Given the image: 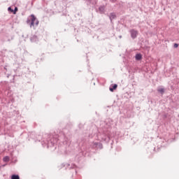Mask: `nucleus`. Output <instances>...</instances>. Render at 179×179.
<instances>
[{"label":"nucleus","mask_w":179,"mask_h":179,"mask_svg":"<svg viewBox=\"0 0 179 179\" xmlns=\"http://www.w3.org/2000/svg\"><path fill=\"white\" fill-rule=\"evenodd\" d=\"M89 1H92V0H89Z\"/></svg>","instance_id":"nucleus-19"},{"label":"nucleus","mask_w":179,"mask_h":179,"mask_svg":"<svg viewBox=\"0 0 179 179\" xmlns=\"http://www.w3.org/2000/svg\"><path fill=\"white\" fill-rule=\"evenodd\" d=\"M38 38H37V36H33L31 38V41H32V43H34V41H37Z\"/></svg>","instance_id":"nucleus-8"},{"label":"nucleus","mask_w":179,"mask_h":179,"mask_svg":"<svg viewBox=\"0 0 179 179\" xmlns=\"http://www.w3.org/2000/svg\"><path fill=\"white\" fill-rule=\"evenodd\" d=\"M119 38H122V36H120Z\"/></svg>","instance_id":"nucleus-17"},{"label":"nucleus","mask_w":179,"mask_h":179,"mask_svg":"<svg viewBox=\"0 0 179 179\" xmlns=\"http://www.w3.org/2000/svg\"><path fill=\"white\" fill-rule=\"evenodd\" d=\"M136 59L137 61H141V59H142V55L141 54H136Z\"/></svg>","instance_id":"nucleus-5"},{"label":"nucleus","mask_w":179,"mask_h":179,"mask_svg":"<svg viewBox=\"0 0 179 179\" xmlns=\"http://www.w3.org/2000/svg\"><path fill=\"white\" fill-rule=\"evenodd\" d=\"M99 145V146H102L101 143H94V146H97Z\"/></svg>","instance_id":"nucleus-12"},{"label":"nucleus","mask_w":179,"mask_h":179,"mask_svg":"<svg viewBox=\"0 0 179 179\" xmlns=\"http://www.w3.org/2000/svg\"><path fill=\"white\" fill-rule=\"evenodd\" d=\"M16 12H17V7H15L14 9V13H15Z\"/></svg>","instance_id":"nucleus-16"},{"label":"nucleus","mask_w":179,"mask_h":179,"mask_svg":"<svg viewBox=\"0 0 179 179\" xmlns=\"http://www.w3.org/2000/svg\"><path fill=\"white\" fill-rule=\"evenodd\" d=\"M11 179H20L19 175H12Z\"/></svg>","instance_id":"nucleus-10"},{"label":"nucleus","mask_w":179,"mask_h":179,"mask_svg":"<svg viewBox=\"0 0 179 179\" xmlns=\"http://www.w3.org/2000/svg\"><path fill=\"white\" fill-rule=\"evenodd\" d=\"M157 92H159V93H161V94H164V88H159L157 90Z\"/></svg>","instance_id":"nucleus-9"},{"label":"nucleus","mask_w":179,"mask_h":179,"mask_svg":"<svg viewBox=\"0 0 179 179\" xmlns=\"http://www.w3.org/2000/svg\"><path fill=\"white\" fill-rule=\"evenodd\" d=\"M110 2H112V3H115V2H117V0H110Z\"/></svg>","instance_id":"nucleus-14"},{"label":"nucleus","mask_w":179,"mask_h":179,"mask_svg":"<svg viewBox=\"0 0 179 179\" xmlns=\"http://www.w3.org/2000/svg\"><path fill=\"white\" fill-rule=\"evenodd\" d=\"M115 17H116L115 13H111L110 14V16H109L110 20H113V19H115Z\"/></svg>","instance_id":"nucleus-4"},{"label":"nucleus","mask_w":179,"mask_h":179,"mask_svg":"<svg viewBox=\"0 0 179 179\" xmlns=\"http://www.w3.org/2000/svg\"><path fill=\"white\" fill-rule=\"evenodd\" d=\"M31 20H27V24H29V27L31 29V27H33L34 29H36V27H37V26H38V24L40 23V21H38V20H37V17H36V16H34V15H31Z\"/></svg>","instance_id":"nucleus-1"},{"label":"nucleus","mask_w":179,"mask_h":179,"mask_svg":"<svg viewBox=\"0 0 179 179\" xmlns=\"http://www.w3.org/2000/svg\"><path fill=\"white\" fill-rule=\"evenodd\" d=\"M105 9H106V7L104 6H101L99 8V10L100 13H103L104 12Z\"/></svg>","instance_id":"nucleus-3"},{"label":"nucleus","mask_w":179,"mask_h":179,"mask_svg":"<svg viewBox=\"0 0 179 179\" xmlns=\"http://www.w3.org/2000/svg\"><path fill=\"white\" fill-rule=\"evenodd\" d=\"M3 162H9V157L6 156L3 158Z\"/></svg>","instance_id":"nucleus-11"},{"label":"nucleus","mask_w":179,"mask_h":179,"mask_svg":"<svg viewBox=\"0 0 179 179\" xmlns=\"http://www.w3.org/2000/svg\"><path fill=\"white\" fill-rule=\"evenodd\" d=\"M129 33L131 34V37L133 39L136 38V37L138 36V31L135 30V29H131L129 31Z\"/></svg>","instance_id":"nucleus-2"},{"label":"nucleus","mask_w":179,"mask_h":179,"mask_svg":"<svg viewBox=\"0 0 179 179\" xmlns=\"http://www.w3.org/2000/svg\"><path fill=\"white\" fill-rule=\"evenodd\" d=\"M8 10H10V12H13V9L12 8L8 7Z\"/></svg>","instance_id":"nucleus-15"},{"label":"nucleus","mask_w":179,"mask_h":179,"mask_svg":"<svg viewBox=\"0 0 179 179\" xmlns=\"http://www.w3.org/2000/svg\"><path fill=\"white\" fill-rule=\"evenodd\" d=\"M73 166H74V167H76V165H73Z\"/></svg>","instance_id":"nucleus-18"},{"label":"nucleus","mask_w":179,"mask_h":179,"mask_svg":"<svg viewBox=\"0 0 179 179\" xmlns=\"http://www.w3.org/2000/svg\"><path fill=\"white\" fill-rule=\"evenodd\" d=\"M174 48H177L178 47V43H175L173 45Z\"/></svg>","instance_id":"nucleus-13"},{"label":"nucleus","mask_w":179,"mask_h":179,"mask_svg":"<svg viewBox=\"0 0 179 179\" xmlns=\"http://www.w3.org/2000/svg\"><path fill=\"white\" fill-rule=\"evenodd\" d=\"M55 144V141H52V140H50L48 143V146H54Z\"/></svg>","instance_id":"nucleus-6"},{"label":"nucleus","mask_w":179,"mask_h":179,"mask_svg":"<svg viewBox=\"0 0 179 179\" xmlns=\"http://www.w3.org/2000/svg\"><path fill=\"white\" fill-rule=\"evenodd\" d=\"M117 87H118V85L117 84L113 85V88H110L109 90L110 92H114V90H115V89H117Z\"/></svg>","instance_id":"nucleus-7"}]
</instances>
